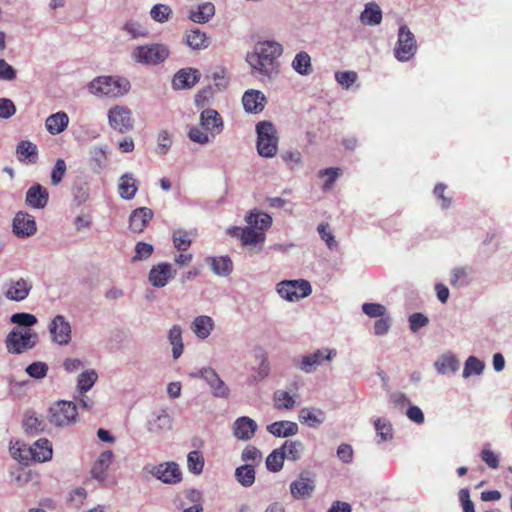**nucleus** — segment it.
<instances>
[{
  "mask_svg": "<svg viewBox=\"0 0 512 512\" xmlns=\"http://www.w3.org/2000/svg\"><path fill=\"white\" fill-rule=\"evenodd\" d=\"M54 342L65 345L71 340V327L70 324L65 320L64 316L57 315L49 326Z\"/></svg>",
  "mask_w": 512,
  "mask_h": 512,
  "instance_id": "16",
  "label": "nucleus"
},
{
  "mask_svg": "<svg viewBox=\"0 0 512 512\" xmlns=\"http://www.w3.org/2000/svg\"><path fill=\"white\" fill-rule=\"evenodd\" d=\"M11 322L19 326H23L24 329H31L30 327L37 323V318L30 313H15L11 316Z\"/></svg>",
  "mask_w": 512,
  "mask_h": 512,
  "instance_id": "54",
  "label": "nucleus"
},
{
  "mask_svg": "<svg viewBox=\"0 0 512 512\" xmlns=\"http://www.w3.org/2000/svg\"><path fill=\"white\" fill-rule=\"evenodd\" d=\"M113 453L110 450L104 451L100 454L97 461L92 468V476L98 480H104L106 472L113 461Z\"/></svg>",
  "mask_w": 512,
  "mask_h": 512,
  "instance_id": "31",
  "label": "nucleus"
},
{
  "mask_svg": "<svg viewBox=\"0 0 512 512\" xmlns=\"http://www.w3.org/2000/svg\"><path fill=\"white\" fill-rule=\"evenodd\" d=\"M194 236L195 233L193 231H187L182 228L174 230L172 233L174 247L180 252H186L190 248Z\"/></svg>",
  "mask_w": 512,
  "mask_h": 512,
  "instance_id": "35",
  "label": "nucleus"
},
{
  "mask_svg": "<svg viewBox=\"0 0 512 512\" xmlns=\"http://www.w3.org/2000/svg\"><path fill=\"white\" fill-rule=\"evenodd\" d=\"M200 121L203 128L213 134H219L222 130L223 122L216 110L207 109L202 111Z\"/></svg>",
  "mask_w": 512,
  "mask_h": 512,
  "instance_id": "25",
  "label": "nucleus"
},
{
  "mask_svg": "<svg viewBox=\"0 0 512 512\" xmlns=\"http://www.w3.org/2000/svg\"><path fill=\"white\" fill-rule=\"evenodd\" d=\"M362 311L370 318H381L386 315L385 306L379 303H364Z\"/></svg>",
  "mask_w": 512,
  "mask_h": 512,
  "instance_id": "57",
  "label": "nucleus"
},
{
  "mask_svg": "<svg viewBox=\"0 0 512 512\" xmlns=\"http://www.w3.org/2000/svg\"><path fill=\"white\" fill-rule=\"evenodd\" d=\"M340 174H341L340 168H326V169L320 170L319 176L326 177V180L323 184V190H325V191L330 190Z\"/></svg>",
  "mask_w": 512,
  "mask_h": 512,
  "instance_id": "55",
  "label": "nucleus"
},
{
  "mask_svg": "<svg viewBox=\"0 0 512 512\" xmlns=\"http://www.w3.org/2000/svg\"><path fill=\"white\" fill-rule=\"evenodd\" d=\"M484 363L474 356H470L466 362L463 370V376L469 377L472 374L479 375L484 370Z\"/></svg>",
  "mask_w": 512,
  "mask_h": 512,
  "instance_id": "52",
  "label": "nucleus"
},
{
  "mask_svg": "<svg viewBox=\"0 0 512 512\" xmlns=\"http://www.w3.org/2000/svg\"><path fill=\"white\" fill-rule=\"evenodd\" d=\"M191 328L198 338L206 339L214 328V322L209 316H198L194 319Z\"/></svg>",
  "mask_w": 512,
  "mask_h": 512,
  "instance_id": "33",
  "label": "nucleus"
},
{
  "mask_svg": "<svg viewBox=\"0 0 512 512\" xmlns=\"http://www.w3.org/2000/svg\"><path fill=\"white\" fill-rule=\"evenodd\" d=\"M138 187L136 180L131 174L126 173L122 175L118 183V192L122 199L131 200L135 197Z\"/></svg>",
  "mask_w": 512,
  "mask_h": 512,
  "instance_id": "29",
  "label": "nucleus"
},
{
  "mask_svg": "<svg viewBox=\"0 0 512 512\" xmlns=\"http://www.w3.org/2000/svg\"><path fill=\"white\" fill-rule=\"evenodd\" d=\"M168 339L173 349V358L178 359L183 353L182 330L180 326L174 325L168 333Z\"/></svg>",
  "mask_w": 512,
  "mask_h": 512,
  "instance_id": "43",
  "label": "nucleus"
},
{
  "mask_svg": "<svg viewBox=\"0 0 512 512\" xmlns=\"http://www.w3.org/2000/svg\"><path fill=\"white\" fill-rule=\"evenodd\" d=\"M246 222L258 231L265 233L272 225V218L267 213L252 211L246 217Z\"/></svg>",
  "mask_w": 512,
  "mask_h": 512,
  "instance_id": "37",
  "label": "nucleus"
},
{
  "mask_svg": "<svg viewBox=\"0 0 512 512\" xmlns=\"http://www.w3.org/2000/svg\"><path fill=\"white\" fill-rule=\"evenodd\" d=\"M335 78L342 87L347 89L357 80V74L354 71H340L336 72Z\"/></svg>",
  "mask_w": 512,
  "mask_h": 512,
  "instance_id": "62",
  "label": "nucleus"
},
{
  "mask_svg": "<svg viewBox=\"0 0 512 512\" xmlns=\"http://www.w3.org/2000/svg\"><path fill=\"white\" fill-rule=\"evenodd\" d=\"M36 222L32 215L27 212H18L13 219V232L19 238L30 237L35 234Z\"/></svg>",
  "mask_w": 512,
  "mask_h": 512,
  "instance_id": "15",
  "label": "nucleus"
},
{
  "mask_svg": "<svg viewBox=\"0 0 512 512\" xmlns=\"http://www.w3.org/2000/svg\"><path fill=\"white\" fill-rule=\"evenodd\" d=\"M282 54V47L276 42H262L255 47V51L247 56L252 69L261 76L272 79L278 74L279 64L277 58Z\"/></svg>",
  "mask_w": 512,
  "mask_h": 512,
  "instance_id": "1",
  "label": "nucleus"
},
{
  "mask_svg": "<svg viewBox=\"0 0 512 512\" xmlns=\"http://www.w3.org/2000/svg\"><path fill=\"white\" fill-rule=\"evenodd\" d=\"M27 374L35 379L44 378L48 372V365L45 362H33L26 368Z\"/></svg>",
  "mask_w": 512,
  "mask_h": 512,
  "instance_id": "56",
  "label": "nucleus"
},
{
  "mask_svg": "<svg viewBox=\"0 0 512 512\" xmlns=\"http://www.w3.org/2000/svg\"><path fill=\"white\" fill-rule=\"evenodd\" d=\"M89 90L96 96L118 98L130 90V83L122 77L99 76L89 83Z\"/></svg>",
  "mask_w": 512,
  "mask_h": 512,
  "instance_id": "2",
  "label": "nucleus"
},
{
  "mask_svg": "<svg viewBox=\"0 0 512 512\" xmlns=\"http://www.w3.org/2000/svg\"><path fill=\"white\" fill-rule=\"evenodd\" d=\"M199 79L200 73L197 69L186 68L175 74L172 83L175 89H190Z\"/></svg>",
  "mask_w": 512,
  "mask_h": 512,
  "instance_id": "20",
  "label": "nucleus"
},
{
  "mask_svg": "<svg viewBox=\"0 0 512 512\" xmlns=\"http://www.w3.org/2000/svg\"><path fill=\"white\" fill-rule=\"evenodd\" d=\"M375 429L380 441H386L392 438V426L390 423L384 422L378 418L375 420Z\"/></svg>",
  "mask_w": 512,
  "mask_h": 512,
  "instance_id": "60",
  "label": "nucleus"
},
{
  "mask_svg": "<svg viewBox=\"0 0 512 512\" xmlns=\"http://www.w3.org/2000/svg\"><path fill=\"white\" fill-rule=\"evenodd\" d=\"M285 460V453L280 448L274 449L266 458V467L271 472H279Z\"/></svg>",
  "mask_w": 512,
  "mask_h": 512,
  "instance_id": "47",
  "label": "nucleus"
},
{
  "mask_svg": "<svg viewBox=\"0 0 512 512\" xmlns=\"http://www.w3.org/2000/svg\"><path fill=\"white\" fill-rule=\"evenodd\" d=\"M428 318L422 313H413L409 317L410 329L413 332L418 331L421 327H424L428 324Z\"/></svg>",
  "mask_w": 512,
  "mask_h": 512,
  "instance_id": "64",
  "label": "nucleus"
},
{
  "mask_svg": "<svg viewBox=\"0 0 512 512\" xmlns=\"http://www.w3.org/2000/svg\"><path fill=\"white\" fill-rule=\"evenodd\" d=\"M257 151L260 156L271 158L278 150V135L274 124L270 121H260L256 125Z\"/></svg>",
  "mask_w": 512,
  "mask_h": 512,
  "instance_id": "3",
  "label": "nucleus"
},
{
  "mask_svg": "<svg viewBox=\"0 0 512 512\" xmlns=\"http://www.w3.org/2000/svg\"><path fill=\"white\" fill-rule=\"evenodd\" d=\"M169 56V49L163 44H151L137 47L133 52L134 59L139 63L156 65Z\"/></svg>",
  "mask_w": 512,
  "mask_h": 512,
  "instance_id": "8",
  "label": "nucleus"
},
{
  "mask_svg": "<svg viewBox=\"0 0 512 512\" xmlns=\"http://www.w3.org/2000/svg\"><path fill=\"white\" fill-rule=\"evenodd\" d=\"M16 113V106L8 98H0V118L9 119Z\"/></svg>",
  "mask_w": 512,
  "mask_h": 512,
  "instance_id": "63",
  "label": "nucleus"
},
{
  "mask_svg": "<svg viewBox=\"0 0 512 512\" xmlns=\"http://www.w3.org/2000/svg\"><path fill=\"white\" fill-rule=\"evenodd\" d=\"M318 233L323 241L327 244L329 249L336 248L338 246L334 235L330 230V226L328 223H321L318 228Z\"/></svg>",
  "mask_w": 512,
  "mask_h": 512,
  "instance_id": "58",
  "label": "nucleus"
},
{
  "mask_svg": "<svg viewBox=\"0 0 512 512\" xmlns=\"http://www.w3.org/2000/svg\"><path fill=\"white\" fill-rule=\"evenodd\" d=\"M48 418L50 423L57 427L74 424L78 418L77 406L72 401H57L50 406Z\"/></svg>",
  "mask_w": 512,
  "mask_h": 512,
  "instance_id": "5",
  "label": "nucleus"
},
{
  "mask_svg": "<svg viewBox=\"0 0 512 512\" xmlns=\"http://www.w3.org/2000/svg\"><path fill=\"white\" fill-rule=\"evenodd\" d=\"M151 17L156 22H166L172 16V10L168 5L156 4L150 11Z\"/></svg>",
  "mask_w": 512,
  "mask_h": 512,
  "instance_id": "51",
  "label": "nucleus"
},
{
  "mask_svg": "<svg viewBox=\"0 0 512 512\" xmlns=\"http://www.w3.org/2000/svg\"><path fill=\"white\" fill-rule=\"evenodd\" d=\"M38 343V334L32 329L13 328L5 339L10 354H22L33 349Z\"/></svg>",
  "mask_w": 512,
  "mask_h": 512,
  "instance_id": "4",
  "label": "nucleus"
},
{
  "mask_svg": "<svg viewBox=\"0 0 512 512\" xmlns=\"http://www.w3.org/2000/svg\"><path fill=\"white\" fill-rule=\"evenodd\" d=\"M66 173V163L63 159H57L55 166L51 173V184L54 186L59 185Z\"/></svg>",
  "mask_w": 512,
  "mask_h": 512,
  "instance_id": "59",
  "label": "nucleus"
},
{
  "mask_svg": "<svg viewBox=\"0 0 512 512\" xmlns=\"http://www.w3.org/2000/svg\"><path fill=\"white\" fill-rule=\"evenodd\" d=\"M293 69L301 75H309L312 72L311 58L308 53L301 51L292 61Z\"/></svg>",
  "mask_w": 512,
  "mask_h": 512,
  "instance_id": "44",
  "label": "nucleus"
},
{
  "mask_svg": "<svg viewBox=\"0 0 512 512\" xmlns=\"http://www.w3.org/2000/svg\"><path fill=\"white\" fill-rule=\"evenodd\" d=\"M17 159L22 163L35 164L38 161V148L28 140H21L16 146Z\"/></svg>",
  "mask_w": 512,
  "mask_h": 512,
  "instance_id": "24",
  "label": "nucleus"
},
{
  "mask_svg": "<svg viewBox=\"0 0 512 512\" xmlns=\"http://www.w3.org/2000/svg\"><path fill=\"white\" fill-rule=\"evenodd\" d=\"M32 289V284L25 279L11 280L7 284L5 296L12 301H22L27 298Z\"/></svg>",
  "mask_w": 512,
  "mask_h": 512,
  "instance_id": "18",
  "label": "nucleus"
},
{
  "mask_svg": "<svg viewBox=\"0 0 512 512\" xmlns=\"http://www.w3.org/2000/svg\"><path fill=\"white\" fill-rule=\"evenodd\" d=\"M257 423L250 417L242 416L235 420L233 424V435L239 440H250L255 436Z\"/></svg>",
  "mask_w": 512,
  "mask_h": 512,
  "instance_id": "17",
  "label": "nucleus"
},
{
  "mask_svg": "<svg viewBox=\"0 0 512 512\" xmlns=\"http://www.w3.org/2000/svg\"><path fill=\"white\" fill-rule=\"evenodd\" d=\"M23 428L27 434L36 435L46 428L44 419L39 418L33 412H27L23 419Z\"/></svg>",
  "mask_w": 512,
  "mask_h": 512,
  "instance_id": "38",
  "label": "nucleus"
},
{
  "mask_svg": "<svg viewBox=\"0 0 512 512\" xmlns=\"http://www.w3.org/2000/svg\"><path fill=\"white\" fill-rule=\"evenodd\" d=\"M314 489L315 480L308 471L301 472L298 478L290 484L291 495L298 500L311 497Z\"/></svg>",
  "mask_w": 512,
  "mask_h": 512,
  "instance_id": "13",
  "label": "nucleus"
},
{
  "mask_svg": "<svg viewBox=\"0 0 512 512\" xmlns=\"http://www.w3.org/2000/svg\"><path fill=\"white\" fill-rule=\"evenodd\" d=\"M299 421L309 427H317L324 421V412L321 409L302 408L298 415Z\"/></svg>",
  "mask_w": 512,
  "mask_h": 512,
  "instance_id": "32",
  "label": "nucleus"
},
{
  "mask_svg": "<svg viewBox=\"0 0 512 512\" xmlns=\"http://www.w3.org/2000/svg\"><path fill=\"white\" fill-rule=\"evenodd\" d=\"M11 452L15 459H18L20 462H27L29 460V455L31 459L38 462H45L52 458V444L46 438L38 439L33 446L29 447V449L22 448H11Z\"/></svg>",
  "mask_w": 512,
  "mask_h": 512,
  "instance_id": "6",
  "label": "nucleus"
},
{
  "mask_svg": "<svg viewBox=\"0 0 512 512\" xmlns=\"http://www.w3.org/2000/svg\"><path fill=\"white\" fill-rule=\"evenodd\" d=\"M152 475L165 484H177L182 480V472L175 462H165L153 467Z\"/></svg>",
  "mask_w": 512,
  "mask_h": 512,
  "instance_id": "14",
  "label": "nucleus"
},
{
  "mask_svg": "<svg viewBox=\"0 0 512 512\" xmlns=\"http://www.w3.org/2000/svg\"><path fill=\"white\" fill-rule=\"evenodd\" d=\"M337 352L335 349L323 348L315 352L304 355L300 359L294 360V365L305 373H311L324 361H331Z\"/></svg>",
  "mask_w": 512,
  "mask_h": 512,
  "instance_id": "11",
  "label": "nucleus"
},
{
  "mask_svg": "<svg viewBox=\"0 0 512 512\" xmlns=\"http://www.w3.org/2000/svg\"><path fill=\"white\" fill-rule=\"evenodd\" d=\"M98 378L94 370H87L78 376L77 388L81 394L87 392Z\"/></svg>",
  "mask_w": 512,
  "mask_h": 512,
  "instance_id": "49",
  "label": "nucleus"
},
{
  "mask_svg": "<svg viewBox=\"0 0 512 512\" xmlns=\"http://www.w3.org/2000/svg\"><path fill=\"white\" fill-rule=\"evenodd\" d=\"M280 449L285 453V459L297 461L301 458L303 444L300 441L287 440Z\"/></svg>",
  "mask_w": 512,
  "mask_h": 512,
  "instance_id": "45",
  "label": "nucleus"
},
{
  "mask_svg": "<svg viewBox=\"0 0 512 512\" xmlns=\"http://www.w3.org/2000/svg\"><path fill=\"white\" fill-rule=\"evenodd\" d=\"M153 246L145 242H138L135 247V256L133 261L145 260L149 258L153 253Z\"/></svg>",
  "mask_w": 512,
  "mask_h": 512,
  "instance_id": "61",
  "label": "nucleus"
},
{
  "mask_svg": "<svg viewBox=\"0 0 512 512\" xmlns=\"http://www.w3.org/2000/svg\"><path fill=\"white\" fill-rule=\"evenodd\" d=\"M152 218L153 211L150 208H137L131 213L129 217V228L135 233L143 232Z\"/></svg>",
  "mask_w": 512,
  "mask_h": 512,
  "instance_id": "19",
  "label": "nucleus"
},
{
  "mask_svg": "<svg viewBox=\"0 0 512 512\" xmlns=\"http://www.w3.org/2000/svg\"><path fill=\"white\" fill-rule=\"evenodd\" d=\"M48 191L40 184L32 185L26 194V203L28 206L36 209L44 208L48 203Z\"/></svg>",
  "mask_w": 512,
  "mask_h": 512,
  "instance_id": "23",
  "label": "nucleus"
},
{
  "mask_svg": "<svg viewBox=\"0 0 512 512\" xmlns=\"http://www.w3.org/2000/svg\"><path fill=\"white\" fill-rule=\"evenodd\" d=\"M69 124L67 113L59 111L45 120V127L51 135H58L66 130Z\"/></svg>",
  "mask_w": 512,
  "mask_h": 512,
  "instance_id": "26",
  "label": "nucleus"
},
{
  "mask_svg": "<svg viewBox=\"0 0 512 512\" xmlns=\"http://www.w3.org/2000/svg\"><path fill=\"white\" fill-rule=\"evenodd\" d=\"M172 428V420L166 411H161L154 419L148 422V430L150 433L160 435Z\"/></svg>",
  "mask_w": 512,
  "mask_h": 512,
  "instance_id": "34",
  "label": "nucleus"
},
{
  "mask_svg": "<svg viewBox=\"0 0 512 512\" xmlns=\"http://www.w3.org/2000/svg\"><path fill=\"white\" fill-rule=\"evenodd\" d=\"M205 262L218 276H227L233 270L232 260L228 256L206 257Z\"/></svg>",
  "mask_w": 512,
  "mask_h": 512,
  "instance_id": "27",
  "label": "nucleus"
},
{
  "mask_svg": "<svg viewBox=\"0 0 512 512\" xmlns=\"http://www.w3.org/2000/svg\"><path fill=\"white\" fill-rule=\"evenodd\" d=\"M215 14V7L211 2H204L195 9L190 10L189 19L195 23L203 24Z\"/></svg>",
  "mask_w": 512,
  "mask_h": 512,
  "instance_id": "28",
  "label": "nucleus"
},
{
  "mask_svg": "<svg viewBox=\"0 0 512 512\" xmlns=\"http://www.w3.org/2000/svg\"><path fill=\"white\" fill-rule=\"evenodd\" d=\"M235 478L239 484L244 487H250L256 479L255 467L250 464H244L236 468Z\"/></svg>",
  "mask_w": 512,
  "mask_h": 512,
  "instance_id": "39",
  "label": "nucleus"
},
{
  "mask_svg": "<svg viewBox=\"0 0 512 512\" xmlns=\"http://www.w3.org/2000/svg\"><path fill=\"white\" fill-rule=\"evenodd\" d=\"M242 103L245 111L249 113H259L265 107L266 98L261 91L249 90L244 93Z\"/></svg>",
  "mask_w": 512,
  "mask_h": 512,
  "instance_id": "22",
  "label": "nucleus"
},
{
  "mask_svg": "<svg viewBox=\"0 0 512 512\" xmlns=\"http://www.w3.org/2000/svg\"><path fill=\"white\" fill-rule=\"evenodd\" d=\"M360 20L363 24L375 26L382 21V11L378 4L368 3L365 5L364 11L360 15Z\"/></svg>",
  "mask_w": 512,
  "mask_h": 512,
  "instance_id": "36",
  "label": "nucleus"
},
{
  "mask_svg": "<svg viewBox=\"0 0 512 512\" xmlns=\"http://www.w3.org/2000/svg\"><path fill=\"white\" fill-rule=\"evenodd\" d=\"M437 370L443 374L455 372L459 368V361L454 356L442 357L435 363Z\"/></svg>",
  "mask_w": 512,
  "mask_h": 512,
  "instance_id": "53",
  "label": "nucleus"
},
{
  "mask_svg": "<svg viewBox=\"0 0 512 512\" xmlns=\"http://www.w3.org/2000/svg\"><path fill=\"white\" fill-rule=\"evenodd\" d=\"M472 269L470 267H457L451 271L450 284L453 287L468 285L472 280Z\"/></svg>",
  "mask_w": 512,
  "mask_h": 512,
  "instance_id": "42",
  "label": "nucleus"
},
{
  "mask_svg": "<svg viewBox=\"0 0 512 512\" xmlns=\"http://www.w3.org/2000/svg\"><path fill=\"white\" fill-rule=\"evenodd\" d=\"M191 376L204 379L210 386L211 392L215 397L227 398L229 396V388L214 369L203 368L198 373L191 374Z\"/></svg>",
  "mask_w": 512,
  "mask_h": 512,
  "instance_id": "12",
  "label": "nucleus"
},
{
  "mask_svg": "<svg viewBox=\"0 0 512 512\" xmlns=\"http://www.w3.org/2000/svg\"><path fill=\"white\" fill-rule=\"evenodd\" d=\"M241 460L245 464L258 466L262 462V453L253 445L246 446L241 453Z\"/></svg>",
  "mask_w": 512,
  "mask_h": 512,
  "instance_id": "48",
  "label": "nucleus"
},
{
  "mask_svg": "<svg viewBox=\"0 0 512 512\" xmlns=\"http://www.w3.org/2000/svg\"><path fill=\"white\" fill-rule=\"evenodd\" d=\"M277 292L283 299L293 302L309 296L312 288L304 279L284 280L277 284Z\"/></svg>",
  "mask_w": 512,
  "mask_h": 512,
  "instance_id": "7",
  "label": "nucleus"
},
{
  "mask_svg": "<svg viewBox=\"0 0 512 512\" xmlns=\"http://www.w3.org/2000/svg\"><path fill=\"white\" fill-rule=\"evenodd\" d=\"M267 430L276 437H289L298 432V426L291 421H276L268 425Z\"/></svg>",
  "mask_w": 512,
  "mask_h": 512,
  "instance_id": "30",
  "label": "nucleus"
},
{
  "mask_svg": "<svg viewBox=\"0 0 512 512\" xmlns=\"http://www.w3.org/2000/svg\"><path fill=\"white\" fill-rule=\"evenodd\" d=\"M266 236L265 233L262 231H258L252 226H248L244 228V232L241 238L242 245L248 246H260V248L263 246L265 242Z\"/></svg>",
  "mask_w": 512,
  "mask_h": 512,
  "instance_id": "40",
  "label": "nucleus"
},
{
  "mask_svg": "<svg viewBox=\"0 0 512 512\" xmlns=\"http://www.w3.org/2000/svg\"><path fill=\"white\" fill-rule=\"evenodd\" d=\"M108 122L112 129L120 133H128L134 127V119L129 108L115 105L108 111Z\"/></svg>",
  "mask_w": 512,
  "mask_h": 512,
  "instance_id": "10",
  "label": "nucleus"
},
{
  "mask_svg": "<svg viewBox=\"0 0 512 512\" xmlns=\"http://www.w3.org/2000/svg\"><path fill=\"white\" fill-rule=\"evenodd\" d=\"M173 277L171 265L161 263L151 268L149 272V281L152 286L157 288L164 287L168 280Z\"/></svg>",
  "mask_w": 512,
  "mask_h": 512,
  "instance_id": "21",
  "label": "nucleus"
},
{
  "mask_svg": "<svg viewBox=\"0 0 512 512\" xmlns=\"http://www.w3.org/2000/svg\"><path fill=\"white\" fill-rule=\"evenodd\" d=\"M417 44L414 34L406 25H402L398 31L397 45L394 49V55L399 61H408L416 53Z\"/></svg>",
  "mask_w": 512,
  "mask_h": 512,
  "instance_id": "9",
  "label": "nucleus"
},
{
  "mask_svg": "<svg viewBox=\"0 0 512 512\" xmlns=\"http://www.w3.org/2000/svg\"><path fill=\"white\" fill-rule=\"evenodd\" d=\"M275 407L281 409H291L295 405L293 397L286 391L278 390L274 394Z\"/></svg>",
  "mask_w": 512,
  "mask_h": 512,
  "instance_id": "50",
  "label": "nucleus"
},
{
  "mask_svg": "<svg viewBox=\"0 0 512 512\" xmlns=\"http://www.w3.org/2000/svg\"><path fill=\"white\" fill-rule=\"evenodd\" d=\"M186 44L195 50L208 47V38L206 34L199 29H192L186 32Z\"/></svg>",
  "mask_w": 512,
  "mask_h": 512,
  "instance_id": "41",
  "label": "nucleus"
},
{
  "mask_svg": "<svg viewBox=\"0 0 512 512\" xmlns=\"http://www.w3.org/2000/svg\"><path fill=\"white\" fill-rule=\"evenodd\" d=\"M187 467L191 473L195 475L201 474L204 468L203 454L198 450L189 452L187 455Z\"/></svg>",
  "mask_w": 512,
  "mask_h": 512,
  "instance_id": "46",
  "label": "nucleus"
}]
</instances>
